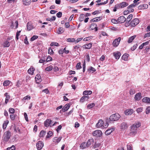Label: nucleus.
Listing matches in <instances>:
<instances>
[{
	"mask_svg": "<svg viewBox=\"0 0 150 150\" xmlns=\"http://www.w3.org/2000/svg\"><path fill=\"white\" fill-rule=\"evenodd\" d=\"M140 126L141 123H138L135 124L131 126L129 135L134 136L137 133V128L139 127Z\"/></svg>",
	"mask_w": 150,
	"mask_h": 150,
	"instance_id": "f257e3e1",
	"label": "nucleus"
},
{
	"mask_svg": "<svg viewBox=\"0 0 150 150\" xmlns=\"http://www.w3.org/2000/svg\"><path fill=\"white\" fill-rule=\"evenodd\" d=\"M120 116L118 113L112 114L110 116L109 119L111 121H116L120 118Z\"/></svg>",
	"mask_w": 150,
	"mask_h": 150,
	"instance_id": "f03ea898",
	"label": "nucleus"
},
{
	"mask_svg": "<svg viewBox=\"0 0 150 150\" xmlns=\"http://www.w3.org/2000/svg\"><path fill=\"white\" fill-rule=\"evenodd\" d=\"M11 136V132L9 131L5 132L3 137V140L6 142H7L10 138Z\"/></svg>",
	"mask_w": 150,
	"mask_h": 150,
	"instance_id": "7ed1b4c3",
	"label": "nucleus"
},
{
	"mask_svg": "<svg viewBox=\"0 0 150 150\" xmlns=\"http://www.w3.org/2000/svg\"><path fill=\"white\" fill-rule=\"evenodd\" d=\"M93 136H96L97 137H100L102 136V133L100 130H97L93 132Z\"/></svg>",
	"mask_w": 150,
	"mask_h": 150,
	"instance_id": "20e7f679",
	"label": "nucleus"
},
{
	"mask_svg": "<svg viewBox=\"0 0 150 150\" xmlns=\"http://www.w3.org/2000/svg\"><path fill=\"white\" fill-rule=\"evenodd\" d=\"M139 23V21L137 18H135L132 20L130 23L132 27H134L137 25Z\"/></svg>",
	"mask_w": 150,
	"mask_h": 150,
	"instance_id": "39448f33",
	"label": "nucleus"
},
{
	"mask_svg": "<svg viewBox=\"0 0 150 150\" xmlns=\"http://www.w3.org/2000/svg\"><path fill=\"white\" fill-rule=\"evenodd\" d=\"M43 146V143L41 141H39L36 144V146L38 150H40Z\"/></svg>",
	"mask_w": 150,
	"mask_h": 150,
	"instance_id": "423d86ee",
	"label": "nucleus"
},
{
	"mask_svg": "<svg viewBox=\"0 0 150 150\" xmlns=\"http://www.w3.org/2000/svg\"><path fill=\"white\" fill-rule=\"evenodd\" d=\"M121 40V38L120 37H119L118 38L115 39L113 42V45L115 47L117 46L120 41Z\"/></svg>",
	"mask_w": 150,
	"mask_h": 150,
	"instance_id": "0eeeda50",
	"label": "nucleus"
},
{
	"mask_svg": "<svg viewBox=\"0 0 150 150\" xmlns=\"http://www.w3.org/2000/svg\"><path fill=\"white\" fill-rule=\"evenodd\" d=\"M126 21V18L123 16H122L119 17L117 19L118 22L120 23H122L125 22Z\"/></svg>",
	"mask_w": 150,
	"mask_h": 150,
	"instance_id": "6e6552de",
	"label": "nucleus"
},
{
	"mask_svg": "<svg viewBox=\"0 0 150 150\" xmlns=\"http://www.w3.org/2000/svg\"><path fill=\"white\" fill-rule=\"evenodd\" d=\"M102 18L103 17L102 16L94 18L90 20V22L93 23L95 22H98L99 21L102 20Z\"/></svg>",
	"mask_w": 150,
	"mask_h": 150,
	"instance_id": "1a4fd4ad",
	"label": "nucleus"
},
{
	"mask_svg": "<svg viewBox=\"0 0 150 150\" xmlns=\"http://www.w3.org/2000/svg\"><path fill=\"white\" fill-rule=\"evenodd\" d=\"M104 122L102 120H99L98 122L96 124V126L97 128H100L101 127H103V125Z\"/></svg>",
	"mask_w": 150,
	"mask_h": 150,
	"instance_id": "9d476101",
	"label": "nucleus"
},
{
	"mask_svg": "<svg viewBox=\"0 0 150 150\" xmlns=\"http://www.w3.org/2000/svg\"><path fill=\"white\" fill-rule=\"evenodd\" d=\"M133 112V110L132 109H128L125 110V114L127 115H132Z\"/></svg>",
	"mask_w": 150,
	"mask_h": 150,
	"instance_id": "9b49d317",
	"label": "nucleus"
},
{
	"mask_svg": "<svg viewBox=\"0 0 150 150\" xmlns=\"http://www.w3.org/2000/svg\"><path fill=\"white\" fill-rule=\"evenodd\" d=\"M52 122L51 120L49 119L46 120L44 122V125L46 127L49 126L51 124Z\"/></svg>",
	"mask_w": 150,
	"mask_h": 150,
	"instance_id": "f8f14e48",
	"label": "nucleus"
},
{
	"mask_svg": "<svg viewBox=\"0 0 150 150\" xmlns=\"http://www.w3.org/2000/svg\"><path fill=\"white\" fill-rule=\"evenodd\" d=\"M127 128V126L126 122H123L121 125V129L122 130H125Z\"/></svg>",
	"mask_w": 150,
	"mask_h": 150,
	"instance_id": "ddd939ff",
	"label": "nucleus"
},
{
	"mask_svg": "<svg viewBox=\"0 0 150 150\" xmlns=\"http://www.w3.org/2000/svg\"><path fill=\"white\" fill-rule=\"evenodd\" d=\"M128 5V4L125 2H122L118 4L119 6L121 8H123Z\"/></svg>",
	"mask_w": 150,
	"mask_h": 150,
	"instance_id": "4468645a",
	"label": "nucleus"
},
{
	"mask_svg": "<svg viewBox=\"0 0 150 150\" xmlns=\"http://www.w3.org/2000/svg\"><path fill=\"white\" fill-rule=\"evenodd\" d=\"M142 98L141 94L140 93H138L136 94L134 97V99L137 100H139Z\"/></svg>",
	"mask_w": 150,
	"mask_h": 150,
	"instance_id": "2eb2a0df",
	"label": "nucleus"
},
{
	"mask_svg": "<svg viewBox=\"0 0 150 150\" xmlns=\"http://www.w3.org/2000/svg\"><path fill=\"white\" fill-rule=\"evenodd\" d=\"M70 105L69 104H66L62 108V110L63 112H65L67 111L69 108Z\"/></svg>",
	"mask_w": 150,
	"mask_h": 150,
	"instance_id": "dca6fc26",
	"label": "nucleus"
},
{
	"mask_svg": "<svg viewBox=\"0 0 150 150\" xmlns=\"http://www.w3.org/2000/svg\"><path fill=\"white\" fill-rule=\"evenodd\" d=\"M94 142V140L92 138L88 139L87 143H86L87 145V147H88L90 146L91 144Z\"/></svg>",
	"mask_w": 150,
	"mask_h": 150,
	"instance_id": "f3484780",
	"label": "nucleus"
},
{
	"mask_svg": "<svg viewBox=\"0 0 150 150\" xmlns=\"http://www.w3.org/2000/svg\"><path fill=\"white\" fill-rule=\"evenodd\" d=\"M114 56L116 59H118L121 55V53L119 52H114L113 53Z\"/></svg>",
	"mask_w": 150,
	"mask_h": 150,
	"instance_id": "a211bd4d",
	"label": "nucleus"
},
{
	"mask_svg": "<svg viewBox=\"0 0 150 150\" xmlns=\"http://www.w3.org/2000/svg\"><path fill=\"white\" fill-rule=\"evenodd\" d=\"M90 27L92 30L95 29L96 31H97L98 30L97 25L96 23H92Z\"/></svg>",
	"mask_w": 150,
	"mask_h": 150,
	"instance_id": "6ab92c4d",
	"label": "nucleus"
},
{
	"mask_svg": "<svg viewBox=\"0 0 150 150\" xmlns=\"http://www.w3.org/2000/svg\"><path fill=\"white\" fill-rule=\"evenodd\" d=\"M114 130V128H111L106 130L105 132V134L106 135H109Z\"/></svg>",
	"mask_w": 150,
	"mask_h": 150,
	"instance_id": "aec40b11",
	"label": "nucleus"
},
{
	"mask_svg": "<svg viewBox=\"0 0 150 150\" xmlns=\"http://www.w3.org/2000/svg\"><path fill=\"white\" fill-rule=\"evenodd\" d=\"M142 100L144 102L150 103V98L145 97L142 99Z\"/></svg>",
	"mask_w": 150,
	"mask_h": 150,
	"instance_id": "412c9836",
	"label": "nucleus"
},
{
	"mask_svg": "<svg viewBox=\"0 0 150 150\" xmlns=\"http://www.w3.org/2000/svg\"><path fill=\"white\" fill-rule=\"evenodd\" d=\"M35 79L37 83H39L42 81L41 77L40 74H37L35 77Z\"/></svg>",
	"mask_w": 150,
	"mask_h": 150,
	"instance_id": "4be33fe9",
	"label": "nucleus"
},
{
	"mask_svg": "<svg viewBox=\"0 0 150 150\" xmlns=\"http://www.w3.org/2000/svg\"><path fill=\"white\" fill-rule=\"evenodd\" d=\"M4 96L6 97L5 103L6 104H7L8 101L9 99L10 98V96L9 95H8V93H5Z\"/></svg>",
	"mask_w": 150,
	"mask_h": 150,
	"instance_id": "5701e85b",
	"label": "nucleus"
},
{
	"mask_svg": "<svg viewBox=\"0 0 150 150\" xmlns=\"http://www.w3.org/2000/svg\"><path fill=\"white\" fill-rule=\"evenodd\" d=\"M23 4L25 5H28L31 3V0H22Z\"/></svg>",
	"mask_w": 150,
	"mask_h": 150,
	"instance_id": "b1692460",
	"label": "nucleus"
},
{
	"mask_svg": "<svg viewBox=\"0 0 150 150\" xmlns=\"http://www.w3.org/2000/svg\"><path fill=\"white\" fill-rule=\"evenodd\" d=\"M61 139L62 137H59V138L55 137L53 139V141L55 142V143H58L61 141Z\"/></svg>",
	"mask_w": 150,
	"mask_h": 150,
	"instance_id": "393cba45",
	"label": "nucleus"
},
{
	"mask_svg": "<svg viewBox=\"0 0 150 150\" xmlns=\"http://www.w3.org/2000/svg\"><path fill=\"white\" fill-rule=\"evenodd\" d=\"M92 43H90L88 44H86L83 45V47L85 48L86 49H89L91 48L92 47Z\"/></svg>",
	"mask_w": 150,
	"mask_h": 150,
	"instance_id": "a878e982",
	"label": "nucleus"
},
{
	"mask_svg": "<svg viewBox=\"0 0 150 150\" xmlns=\"http://www.w3.org/2000/svg\"><path fill=\"white\" fill-rule=\"evenodd\" d=\"M64 31V29L62 27H59L57 30V33L58 34H61Z\"/></svg>",
	"mask_w": 150,
	"mask_h": 150,
	"instance_id": "bb28decb",
	"label": "nucleus"
},
{
	"mask_svg": "<svg viewBox=\"0 0 150 150\" xmlns=\"http://www.w3.org/2000/svg\"><path fill=\"white\" fill-rule=\"evenodd\" d=\"M136 35H134L130 37L128 41V43H130L132 42V41L134 39L136 38Z\"/></svg>",
	"mask_w": 150,
	"mask_h": 150,
	"instance_id": "cd10ccee",
	"label": "nucleus"
},
{
	"mask_svg": "<svg viewBox=\"0 0 150 150\" xmlns=\"http://www.w3.org/2000/svg\"><path fill=\"white\" fill-rule=\"evenodd\" d=\"M92 93V91H83V95H90Z\"/></svg>",
	"mask_w": 150,
	"mask_h": 150,
	"instance_id": "c85d7f7f",
	"label": "nucleus"
},
{
	"mask_svg": "<svg viewBox=\"0 0 150 150\" xmlns=\"http://www.w3.org/2000/svg\"><path fill=\"white\" fill-rule=\"evenodd\" d=\"M35 69L33 68H30L28 70V73L30 74H33Z\"/></svg>",
	"mask_w": 150,
	"mask_h": 150,
	"instance_id": "c756f323",
	"label": "nucleus"
},
{
	"mask_svg": "<svg viewBox=\"0 0 150 150\" xmlns=\"http://www.w3.org/2000/svg\"><path fill=\"white\" fill-rule=\"evenodd\" d=\"M87 70L89 72H91V71H92V73L96 71V69L93 67H89V68L87 69Z\"/></svg>",
	"mask_w": 150,
	"mask_h": 150,
	"instance_id": "7c9ffc66",
	"label": "nucleus"
},
{
	"mask_svg": "<svg viewBox=\"0 0 150 150\" xmlns=\"http://www.w3.org/2000/svg\"><path fill=\"white\" fill-rule=\"evenodd\" d=\"M46 134V132L44 130H42L40 132L39 134V136L40 137H43Z\"/></svg>",
	"mask_w": 150,
	"mask_h": 150,
	"instance_id": "2f4dec72",
	"label": "nucleus"
},
{
	"mask_svg": "<svg viewBox=\"0 0 150 150\" xmlns=\"http://www.w3.org/2000/svg\"><path fill=\"white\" fill-rule=\"evenodd\" d=\"M27 29L28 30H31L33 28V26L31 25L30 23L29 22L27 23Z\"/></svg>",
	"mask_w": 150,
	"mask_h": 150,
	"instance_id": "473e14b6",
	"label": "nucleus"
},
{
	"mask_svg": "<svg viewBox=\"0 0 150 150\" xmlns=\"http://www.w3.org/2000/svg\"><path fill=\"white\" fill-rule=\"evenodd\" d=\"M30 99V96L29 95H28L24 97L22 99L23 101L24 102L26 100H28Z\"/></svg>",
	"mask_w": 150,
	"mask_h": 150,
	"instance_id": "72a5a7b5",
	"label": "nucleus"
},
{
	"mask_svg": "<svg viewBox=\"0 0 150 150\" xmlns=\"http://www.w3.org/2000/svg\"><path fill=\"white\" fill-rule=\"evenodd\" d=\"M10 45V43L8 41H6L4 43L3 46L4 47H8Z\"/></svg>",
	"mask_w": 150,
	"mask_h": 150,
	"instance_id": "f704fd0d",
	"label": "nucleus"
},
{
	"mask_svg": "<svg viewBox=\"0 0 150 150\" xmlns=\"http://www.w3.org/2000/svg\"><path fill=\"white\" fill-rule=\"evenodd\" d=\"M8 123V120H6L4 122L3 125V128L4 129L6 128Z\"/></svg>",
	"mask_w": 150,
	"mask_h": 150,
	"instance_id": "c9c22d12",
	"label": "nucleus"
},
{
	"mask_svg": "<svg viewBox=\"0 0 150 150\" xmlns=\"http://www.w3.org/2000/svg\"><path fill=\"white\" fill-rule=\"evenodd\" d=\"M67 41L69 42H75V39L74 38H69L67 39Z\"/></svg>",
	"mask_w": 150,
	"mask_h": 150,
	"instance_id": "e433bc0d",
	"label": "nucleus"
},
{
	"mask_svg": "<svg viewBox=\"0 0 150 150\" xmlns=\"http://www.w3.org/2000/svg\"><path fill=\"white\" fill-rule=\"evenodd\" d=\"M86 147H87V145L85 142H83L80 145L81 148L82 149L85 148Z\"/></svg>",
	"mask_w": 150,
	"mask_h": 150,
	"instance_id": "4c0bfd02",
	"label": "nucleus"
},
{
	"mask_svg": "<svg viewBox=\"0 0 150 150\" xmlns=\"http://www.w3.org/2000/svg\"><path fill=\"white\" fill-rule=\"evenodd\" d=\"M85 15L83 14H81L80 15L79 18V20L80 21H83V18L85 17Z\"/></svg>",
	"mask_w": 150,
	"mask_h": 150,
	"instance_id": "58836bf2",
	"label": "nucleus"
},
{
	"mask_svg": "<svg viewBox=\"0 0 150 150\" xmlns=\"http://www.w3.org/2000/svg\"><path fill=\"white\" fill-rule=\"evenodd\" d=\"M128 54H124L122 57V59L124 60H126L128 59Z\"/></svg>",
	"mask_w": 150,
	"mask_h": 150,
	"instance_id": "ea45409f",
	"label": "nucleus"
},
{
	"mask_svg": "<svg viewBox=\"0 0 150 150\" xmlns=\"http://www.w3.org/2000/svg\"><path fill=\"white\" fill-rule=\"evenodd\" d=\"M53 69V67L52 65H50L45 68V70L47 71H50L52 70Z\"/></svg>",
	"mask_w": 150,
	"mask_h": 150,
	"instance_id": "a19ab883",
	"label": "nucleus"
},
{
	"mask_svg": "<svg viewBox=\"0 0 150 150\" xmlns=\"http://www.w3.org/2000/svg\"><path fill=\"white\" fill-rule=\"evenodd\" d=\"M132 17L133 15L132 14H130L127 17V19H126V20L128 21H130L132 18Z\"/></svg>",
	"mask_w": 150,
	"mask_h": 150,
	"instance_id": "79ce46f5",
	"label": "nucleus"
},
{
	"mask_svg": "<svg viewBox=\"0 0 150 150\" xmlns=\"http://www.w3.org/2000/svg\"><path fill=\"white\" fill-rule=\"evenodd\" d=\"M10 82L8 80H6L4 81L3 83V85L4 86H7L9 84Z\"/></svg>",
	"mask_w": 150,
	"mask_h": 150,
	"instance_id": "37998d69",
	"label": "nucleus"
},
{
	"mask_svg": "<svg viewBox=\"0 0 150 150\" xmlns=\"http://www.w3.org/2000/svg\"><path fill=\"white\" fill-rule=\"evenodd\" d=\"M138 5V4H135L134 3L130 5L129 6L127 7L128 8H130L131 7H135L137 5Z\"/></svg>",
	"mask_w": 150,
	"mask_h": 150,
	"instance_id": "c03bdc74",
	"label": "nucleus"
},
{
	"mask_svg": "<svg viewBox=\"0 0 150 150\" xmlns=\"http://www.w3.org/2000/svg\"><path fill=\"white\" fill-rule=\"evenodd\" d=\"M56 19V17L55 16H52L51 18H47L46 20L47 21H54Z\"/></svg>",
	"mask_w": 150,
	"mask_h": 150,
	"instance_id": "a18cd8bd",
	"label": "nucleus"
},
{
	"mask_svg": "<svg viewBox=\"0 0 150 150\" xmlns=\"http://www.w3.org/2000/svg\"><path fill=\"white\" fill-rule=\"evenodd\" d=\"M53 132L52 131H49L47 133V135L46 136V138H48L52 136Z\"/></svg>",
	"mask_w": 150,
	"mask_h": 150,
	"instance_id": "49530a36",
	"label": "nucleus"
},
{
	"mask_svg": "<svg viewBox=\"0 0 150 150\" xmlns=\"http://www.w3.org/2000/svg\"><path fill=\"white\" fill-rule=\"evenodd\" d=\"M76 68L77 69H79L81 68V63L80 62H78L77 63L76 66Z\"/></svg>",
	"mask_w": 150,
	"mask_h": 150,
	"instance_id": "de8ad7c7",
	"label": "nucleus"
},
{
	"mask_svg": "<svg viewBox=\"0 0 150 150\" xmlns=\"http://www.w3.org/2000/svg\"><path fill=\"white\" fill-rule=\"evenodd\" d=\"M95 105V104L94 103H92L90 104H88L87 106V107L88 108L90 109L92 108Z\"/></svg>",
	"mask_w": 150,
	"mask_h": 150,
	"instance_id": "09e8293b",
	"label": "nucleus"
},
{
	"mask_svg": "<svg viewBox=\"0 0 150 150\" xmlns=\"http://www.w3.org/2000/svg\"><path fill=\"white\" fill-rule=\"evenodd\" d=\"M108 0H107L106 1H104V2H101L100 3H99L97 4H96V5H104L105 4L107 3H108Z\"/></svg>",
	"mask_w": 150,
	"mask_h": 150,
	"instance_id": "8fccbe9b",
	"label": "nucleus"
},
{
	"mask_svg": "<svg viewBox=\"0 0 150 150\" xmlns=\"http://www.w3.org/2000/svg\"><path fill=\"white\" fill-rule=\"evenodd\" d=\"M50 46H53L54 45L56 46H59V44L56 42H52L50 45Z\"/></svg>",
	"mask_w": 150,
	"mask_h": 150,
	"instance_id": "3c124183",
	"label": "nucleus"
},
{
	"mask_svg": "<svg viewBox=\"0 0 150 150\" xmlns=\"http://www.w3.org/2000/svg\"><path fill=\"white\" fill-rule=\"evenodd\" d=\"M38 37L37 36L34 35L31 38L30 40L32 41H33L36 39Z\"/></svg>",
	"mask_w": 150,
	"mask_h": 150,
	"instance_id": "603ef678",
	"label": "nucleus"
},
{
	"mask_svg": "<svg viewBox=\"0 0 150 150\" xmlns=\"http://www.w3.org/2000/svg\"><path fill=\"white\" fill-rule=\"evenodd\" d=\"M129 93L130 95H132L135 93V91L134 89H131L129 91Z\"/></svg>",
	"mask_w": 150,
	"mask_h": 150,
	"instance_id": "864d4df0",
	"label": "nucleus"
},
{
	"mask_svg": "<svg viewBox=\"0 0 150 150\" xmlns=\"http://www.w3.org/2000/svg\"><path fill=\"white\" fill-rule=\"evenodd\" d=\"M9 113L11 114H13L15 112V110L13 108H10L9 109Z\"/></svg>",
	"mask_w": 150,
	"mask_h": 150,
	"instance_id": "5fc2aeb1",
	"label": "nucleus"
},
{
	"mask_svg": "<svg viewBox=\"0 0 150 150\" xmlns=\"http://www.w3.org/2000/svg\"><path fill=\"white\" fill-rule=\"evenodd\" d=\"M150 112V107H148L146 109V113L147 114Z\"/></svg>",
	"mask_w": 150,
	"mask_h": 150,
	"instance_id": "6e6d98bb",
	"label": "nucleus"
},
{
	"mask_svg": "<svg viewBox=\"0 0 150 150\" xmlns=\"http://www.w3.org/2000/svg\"><path fill=\"white\" fill-rule=\"evenodd\" d=\"M137 44L134 45L131 48V50L132 51H134L137 48Z\"/></svg>",
	"mask_w": 150,
	"mask_h": 150,
	"instance_id": "4d7b16f0",
	"label": "nucleus"
},
{
	"mask_svg": "<svg viewBox=\"0 0 150 150\" xmlns=\"http://www.w3.org/2000/svg\"><path fill=\"white\" fill-rule=\"evenodd\" d=\"M62 13L59 12L57 14V16L58 18H60L62 17Z\"/></svg>",
	"mask_w": 150,
	"mask_h": 150,
	"instance_id": "13d9d810",
	"label": "nucleus"
},
{
	"mask_svg": "<svg viewBox=\"0 0 150 150\" xmlns=\"http://www.w3.org/2000/svg\"><path fill=\"white\" fill-rule=\"evenodd\" d=\"M108 123L107 122H106L105 123L103 124V126L102 128H106L108 127Z\"/></svg>",
	"mask_w": 150,
	"mask_h": 150,
	"instance_id": "bf43d9fd",
	"label": "nucleus"
},
{
	"mask_svg": "<svg viewBox=\"0 0 150 150\" xmlns=\"http://www.w3.org/2000/svg\"><path fill=\"white\" fill-rule=\"evenodd\" d=\"M143 110V108H138L137 110V112H142Z\"/></svg>",
	"mask_w": 150,
	"mask_h": 150,
	"instance_id": "052dcab7",
	"label": "nucleus"
},
{
	"mask_svg": "<svg viewBox=\"0 0 150 150\" xmlns=\"http://www.w3.org/2000/svg\"><path fill=\"white\" fill-rule=\"evenodd\" d=\"M126 22L125 23V26L126 27H128L130 25V23H129V21H127V20L126 21Z\"/></svg>",
	"mask_w": 150,
	"mask_h": 150,
	"instance_id": "680f3d73",
	"label": "nucleus"
},
{
	"mask_svg": "<svg viewBox=\"0 0 150 150\" xmlns=\"http://www.w3.org/2000/svg\"><path fill=\"white\" fill-rule=\"evenodd\" d=\"M10 117L11 120H14L15 119V116L14 115H10Z\"/></svg>",
	"mask_w": 150,
	"mask_h": 150,
	"instance_id": "e2e57ef3",
	"label": "nucleus"
},
{
	"mask_svg": "<svg viewBox=\"0 0 150 150\" xmlns=\"http://www.w3.org/2000/svg\"><path fill=\"white\" fill-rule=\"evenodd\" d=\"M83 39V38H80L77 39L75 41V43H77L78 42H79L80 41H81Z\"/></svg>",
	"mask_w": 150,
	"mask_h": 150,
	"instance_id": "0e129e2a",
	"label": "nucleus"
},
{
	"mask_svg": "<svg viewBox=\"0 0 150 150\" xmlns=\"http://www.w3.org/2000/svg\"><path fill=\"white\" fill-rule=\"evenodd\" d=\"M127 150H132V148L130 145H127Z\"/></svg>",
	"mask_w": 150,
	"mask_h": 150,
	"instance_id": "69168bd1",
	"label": "nucleus"
},
{
	"mask_svg": "<svg viewBox=\"0 0 150 150\" xmlns=\"http://www.w3.org/2000/svg\"><path fill=\"white\" fill-rule=\"evenodd\" d=\"M100 144H97L96 143L93 146V148L94 149H95V148H96V147H98L100 146Z\"/></svg>",
	"mask_w": 150,
	"mask_h": 150,
	"instance_id": "338daca9",
	"label": "nucleus"
},
{
	"mask_svg": "<svg viewBox=\"0 0 150 150\" xmlns=\"http://www.w3.org/2000/svg\"><path fill=\"white\" fill-rule=\"evenodd\" d=\"M62 128V126L61 125H59L58 126V128L56 130L57 132H58Z\"/></svg>",
	"mask_w": 150,
	"mask_h": 150,
	"instance_id": "774afa93",
	"label": "nucleus"
}]
</instances>
